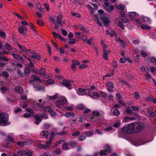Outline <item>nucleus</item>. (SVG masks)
<instances>
[{"mask_svg":"<svg viewBox=\"0 0 156 156\" xmlns=\"http://www.w3.org/2000/svg\"><path fill=\"white\" fill-rule=\"evenodd\" d=\"M92 114L93 116L90 118V122H97L100 120V117L103 115V112L101 111L94 110L92 112Z\"/></svg>","mask_w":156,"mask_h":156,"instance_id":"1","label":"nucleus"},{"mask_svg":"<svg viewBox=\"0 0 156 156\" xmlns=\"http://www.w3.org/2000/svg\"><path fill=\"white\" fill-rule=\"evenodd\" d=\"M132 123L134 133H136L142 131L144 127V124L143 123L133 122Z\"/></svg>","mask_w":156,"mask_h":156,"instance_id":"2","label":"nucleus"},{"mask_svg":"<svg viewBox=\"0 0 156 156\" xmlns=\"http://www.w3.org/2000/svg\"><path fill=\"white\" fill-rule=\"evenodd\" d=\"M121 131L127 134L133 133L134 132L132 123L124 126L122 128Z\"/></svg>","mask_w":156,"mask_h":156,"instance_id":"3","label":"nucleus"},{"mask_svg":"<svg viewBox=\"0 0 156 156\" xmlns=\"http://www.w3.org/2000/svg\"><path fill=\"white\" fill-rule=\"evenodd\" d=\"M25 55H26L27 56L31 57L34 58H35L37 60H39L40 59V56L39 55L33 50H29L26 52Z\"/></svg>","mask_w":156,"mask_h":156,"instance_id":"4","label":"nucleus"},{"mask_svg":"<svg viewBox=\"0 0 156 156\" xmlns=\"http://www.w3.org/2000/svg\"><path fill=\"white\" fill-rule=\"evenodd\" d=\"M59 81L60 83L68 88L70 87L71 86L72 82L67 80L61 76L60 77Z\"/></svg>","mask_w":156,"mask_h":156,"instance_id":"5","label":"nucleus"},{"mask_svg":"<svg viewBox=\"0 0 156 156\" xmlns=\"http://www.w3.org/2000/svg\"><path fill=\"white\" fill-rule=\"evenodd\" d=\"M67 102V99L65 97H63L60 98L59 100L57 101L56 104V106L58 108H60L61 107V105H64L66 104Z\"/></svg>","mask_w":156,"mask_h":156,"instance_id":"6","label":"nucleus"},{"mask_svg":"<svg viewBox=\"0 0 156 156\" xmlns=\"http://www.w3.org/2000/svg\"><path fill=\"white\" fill-rule=\"evenodd\" d=\"M105 150H101L100 152L101 155H107L108 154H109L111 152V148L108 144L105 145Z\"/></svg>","mask_w":156,"mask_h":156,"instance_id":"7","label":"nucleus"},{"mask_svg":"<svg viewBox=\"0 0 156 156\" xmlns=\"http://www.w3.org/2000/svg\"><path fill=\"white\" fill-rule=\"evenodd\" d=\"M8 120V115L5 113L0 114V123H4Z\"/></svg>","mask_w":156,"mask_h":156,"instance_id":"8","label":"nucleus"},{"mask_svg":"<svg viewBox=\"0 0 156 156\" xmlns=\"http://www.w3.org/2000/svg\"><path fill=\"white\" fill-rule=\"evenodd\" d=\"M96 23L100 27H102L103 25L107 27L108 25L109 21V20H97Z\"/></svg>","mask_w":156,"mask_h":156,"instance_id":"9","label":"nucleus"},{"mask_svg":"<svg viewBox=\"0 0 156 156\" xmlns=\"http://www.w3.org/2000/svg\"><path fill=\"white\" fill-rule=\"evenodd\" d=\"M52 23L54 24L55 27L54 29L55 30H57L62 26L61 20H51Z\"/></svg>","mask_w":156,"mask_h":156,"instance_id":"10","label":"nucleus"},{"mask_svg":"<svg viewBox=\"0 0 156 156\" xmlns=\"http://www.w3.org/2000/svg\"><path fill=\"white\" fill-rule=\"evenodd\" d=\"M99 13L102 15V18L101 20H109L110 18L109 16V15L107 13H106L104 11L101 9L99 10L98 11Z\"/></svg>","mask_w":156,"mask_h":156,"instance_id":"11","label":"nucleus"},{"mask_svg":"<svg viewBox=\"0 0 156 156\" xmlns=\"http://www.w3.org/2000/svg\"><path fill=\"white\" fill-rule=\"evenodd\" d=\"M19 31L21 34L26 35V33L25 32L27 31V29L26 27L23 26H21L18 27Z\"/></svg>","mask_w":156,"mask_h":156,"instance_id":"12","label":"nucleus"},{"mask_svg":"<svg viewBox=\"0 0 156 156\" xmlns=\"http://www.w3.org/2000/svg\"><path fill=\"white\" fill-rule=\"evenodd\" d=\"M106 84L107 87L108 91L110 92H112V89L114 88L113 84L111 81H109L107 82Z\"/></svg>","mask_w":156,"mask_h":156,"instance_id":"13","label":"nucleus"},{"mask_svg":"<svg viewBox=\"0 0 156 156\" xmlns=\"http://www.w3.org/2000/svg\"><path fill=\"white\" fill-rule=\"evenodd\" d=\"M104 8L108 12H110L112 11L114 9V7L113 5H109L108 3L105 2L104 3Z\"/></svg>","mask_w":156,"mask_h":156,"instance_id":"14","label":"nucleus"},{"mask_svg":"<svg viewBox=\"0 0 156 156\" xmlns=\"http://www.w3.org/2000/svg\"><path fill=\"white\" fill-rule=\"evenodd\" d=\"M49 134V133L47 131L44 130L42 131L41 133L40 136L41 138H45L47 139L48 138V136Z\"/></svg>","mask_w":156,"mask_h":156,"instance_id":"15","label":"nucleus"},{"mask_svg":"<svg viewBox=\"0 0 156 156\" xmlns=\"http://www.w3.org/2000/svg\"><path fill=\"white\" fill-rule=\"evenodd\" d=\"M73 64H72L71 67L73 70H76V66L80 64V62L77 61L73 60H72Z\"/></svg>","mask_w":156,"mask_h":156,"instance_id":"16","label":"nucleus"},{"mask_svg":"<svg viewBox=\"0 0 156 156\" xmlns=\"http://www.w3.org/2000/svg\"><path fill=\"white\" fill-rule=\"evenodd\" d=\"M135 119V118L133 117L126 116L123 118L122 121L125 122H128L130 121L134 120Z\"/></svg>","mask_w":156,"mask_h":156,"instance_id":"17","label":"nucleus"},{"mask_svg":"<svg viewBox=\"0 0 156 156\" xmlns=\"http://www.w3.org/2000/svg\"><path fill=\"white\" fill-rule=\"evenodd\" d=\"M51 143H50V141H46L45 144H41L38 146V147L40 148H47L49 145L51 144Z\"/></svg>","mask_w":156,"mask_h":156,"instance_id":"18","label":"nucleus"},{"mask_svg":"<svg viewBox=\"0 0 156 156\" xmlns=\"http://www.w3.org/2000/svg\"><path fill=\"white\" fill-rule=\"evenodd\" d=\"M110 50L106 51L104 49L103 57L106 60L108 59V54H110Z\"/></svg>","mask_w":156,"mask_h":156,"instance_id":"19","label":"nucleus"},{"mask_svg":"<svg viewBox=\"0 0 156 156\" xmlns=\"http://www.w3.org/2000/svg\"><path fill=\"white\" fill-rule=\"evenodd\" d=\"M16 91L18 92V93L22 94H23V90L22 88L19 86L16 87L15 89Z\"/></svg>","mask_w":156,"mask_h":156,"instance_id":"20","label":"nucleus"},{"mask_svg":"<svg viewBox=\"0 0 156 156\" xmlns=\"http://www.w3.org/2000/svg\"><path fill=\"white\" fill-rule=\"evenodd\" d=\"M17 46L19 47L20 50L22 51L25 52L27 51V49L23 45H21L19 44H17Z\"/></svg>","mask_w":156,"mask_h":156,"instance_id":"21","label":"nucleus"},{"mask_svg":"<svg viewBox=\"0 0 156 156\" xmlns=\"http://www.w3.org/2000/svg\"><path fill=\"white\" fill-rule=\"evenodd\" d=\"M64 116L66 118H69L70 116L74 117L75 116V114L73 112H67L65 114Z\"/></svg>","mask_w":156,"mask_h":156,"instance_id":"22","label":"nucleus"},{"mask_svg":"<svg viewBox=\"0 0 156 156\" xmlns=\"http://www.w3.org/2000/svg\"><path fill=\"white\" fill-rule=\"evenodd\" d=\"M77 143L76 142L73 140H71L69 142V144L72 147H75L77 145Z\"/></svg>","mask_w":156,"mask_h":156,"instance_id":"23","label":"nucleus"},{"mask_svg":"<svg viewBox=\"0 0 156 156\" xmlns=\"http://www.w3.org/2000/svg\"><path fill=\"white\" fill-rule=\"evenodd\" d=\"M74 106L73 105H71L66 107L65 108L62 109V110L65 111L66 110L68 111H71L73 109Z\"/></svg>","mask_w":156,"mask_h":156,"instance_id":"24","label":"nucleus"},{"mask_svg":"<svg viewBox=\"0 0 156 156\" xmlns=\"http://www.w3.org/2000/svg\"><path fill=\"white\" fill-rule=\"evenodd\" d=\"M12 55L14 58L18 60H21L22 59V58L21 56L17 54L12 53Z\"/></svg>","mask_w":156,"mask_h":156,"instance_id":"25","label":"nucleus"},{"mask_svg":"<svg viewBox=\"0 0 156 156\" xmlns=\"http://www.w3.org/2000/svg\"><path fill=\"white\" fill-rule=\"evenodd\" d=\"M141 70L143 72H147L149 71V69L148 67L145 66H142L141 68Z\"/></svg>","mask_w":156,"mask_h":156,"instance_id":"26","label":"nucleus"},{"mask_svg":"<svg viewBox=\"0 0 156 156\" xmlns=\"http://www.w3.org/2000/svg\"><path fill=\"white\" fill-rule=\"evenodd\" d=\"M45 69L43 68H41L39 71V74L43 76H44L46 75Z\"/></svg>","mask_w":156,"mask_h":156,"instance_id":"27","label":"nucleus"},{"mask_svg":"<svg viewBox=\"0 0 156 156\" xmlns=\"http://www.w3.org/2000/svg\"><path fill=\"white\" fill-rule=\"evenodd\" d=\"M128 15L129 16L131 17L138 16V14L135 12H129Z\"/></svg>","mask_w":156,"mask_h":156,"instance_id":"28","label":"nucleus"},{"mask_svg":"<svg viewBox=\"0 0 156 156\" xmlns=\"http://www.w3.org/2000/svg\"><path fill=\"white\" fill-rule=\"evenodd\" d=\"M78 91L79 92L82 93V95H85L87 94L86 93V90L84 89L79 88L78 89Z\"/></svg>","mask_w":156,"mask_h":156,"instance_id":"29","label":"nucleus"},{"mask_svg":"<svg viewBox=\"0 0 156 156\" xmlns=\"http://www.w3.org/2000/svg\"><path fill=\"white\" fill-rule=\"evenodd\" d=\"M149 117H156V113L154 112L153 111L148 113Z\"/></svg>","mask_w":156,"mask_h":156,"instance_id":"30","label":"nucleus"},{"mask_svg":"<svg viewBox=\"0 0 156 156\" xmlns=\"http://www.w3.org/2000/svg\"><path fill=\"white\" fill-rule=\"evenodd\" d=\"M32 77L33 79L36 81H38L40 82H41V81L40 78L36 75H33L32 76Z\"/></svg>","mask_w":156,"mask_h":156,"instance_id":"31","label":"nucleus"},{"mask_svg":"<svg viewBox=\"0 0 156 156\" xmlns=\"http://www.w3.org/2000/svg\"><path fill=\"white\" fill-rule=\"evenodd\" d=\"M37 8L40 10L41 12H45V10L44 9H42L41 8V5L39 3H38L37 4Z\"/></svg>","mask_w":156,"mask_h":156,"instance_id":"32","label":"nucleus"},{"mask_svg":"<svg viewBox=\"0 0 156 156\" xmlns=\"http://www.w3.org/2000/svg\"><path fill=\"white\" fill-rule=\"evenodd\" d=\"M62 147L64 150H67L69 149L68 144H67L66 143H63L62 144Z\"/></svg>","mask_w":156,"mask_h":156,"instance_id":"33","label":"nucleus"},{"mask_svg":"<svg viewBox=\"0 0 156 156\" xmlns=\"http://www.w3.org/2000/svg\"><path fill=\"white\" fill-rule=\"evenodd\" d=\"M86 139V137L84 135L80 136L77 139V140L80 141L84 140Z\"/></svg>","mask_w":156,"mask_h":156,"instance_id":"34","label":"nucleus"},{"mask_svg":"<svg viewBox=\"0 0 156 156\" xmlns=\"http://www.w3.org/2000/svg\"><path fill=\"white\" fill-rule=\"evenodd\" d=\"M5 48L8 50H10L12 49V48L8 43H6L5 45Z\"/></svg>","mask_w":156,"mask_h":156,"instance_id":"35","label":"nucleus"},{"mask_svg":"<svg viewBox=\"0 0 156 156\" xmlns=\"http://www.w3.org/2000/svg\"><path fill=\"white\" fill-rule=\"evenodd\" d=\"M141 27L143 29H150L151 28V27L146 24H142V25Z\"/></svg>","mask_w":156,"mask_h":156,"instance_id":"36","label":"nucleus"},{"mask_svg":"<svg viewBox=\"0 0 156 156\" xmlns=\"http://www.w3.org/2000/svg\"><path fill=\"white\" fill-rule=\"evenodd\" d=\"M36 105L37 107L39 108V109L40 110H42L43 109L44 107L43 104L39 103H37L36 104Z\"/></svg>","mask_w":156,"mask_h":156,"instance_id":"37","label":"nucleus"},{"mask_svg":"<svg viewBox=\"0 0 156 156\" xmlns=\"http://www.w3.org/2000/svg\"><path fill=\"white\" fill-rule=\"evenodd\" d=\"M84 134L88 137H90L93 135V133L92 132L89 131L85 133Z\"/></svg>","mask_w":156,"mask_h":156,"instance_id":"38","label":"nucleus"},{"mask_svg":"<svg viewBox=\"0 0 156 156\" xmlns=\"http://www.w3.org/2000/svg\"><path fill=\"white\" fill-rule=\"evenodd\" d=\"M8 88L7 87H4L1 88V90L2 93L4 94L6 93L8 90Z\"/></svg>","mask_w":156,"mask_h":156,"instance_id":"39","label":"nucleus"},{"mask_svg":"<svg viewBox=\"0 0 156 156\" xmlns=\"http://www.w3.org/2000/svg\"><path fill=\"white\" fill-rule=\"evenodd\" d=\"M41 120L38 117H36L35 118V123L37 125L39 124L40 122H41Z\"/></svg>","mask_w":156,"mask_h":156,"instance_id":"40","label":"nucleus"},{"mask_svg":"<svg viewBox=\"0 0 156 156\" xmlns=\"http://www.w3.org/2000/svg\"><path fill=\"white\" fill-rule=\"evenodd\" d=\"M18 153L19 155H26V151L23 150L18 152Z\"/></svg>","mask_w":156,"mask_h":156,"instance_id":"41","label":"nucleus"},{"mask_svg":"<svg viewBox=\"0 0 156 156\" xmlns=\"http://www.w3.org/2000/svg\"><path fill=\"white\" fill-rule=\"evenodd\" d=\"M37 89L38 90H42L43 91H44L45 88L44 87L42 86H38L37 87H36Z\"/></svg>","mask_w":156,"mask_h":156,"instance_id":"42","label":"nucleus"},{"mask_svg":"<svg viewBox=\"0 0 156 156\" xmlns=\"http://www.w3.org/2000/svg\"><path fill=\"white\" fill-rule=\"evenodd\" d=\"M58 94H56L53 96H49L48 97L49 99L51 100H54L56 99L58 97Z\"/></svg>","mask_w":156,"mask_h":156,"instance_id":"43","label":"nucleus"},{"mask_svg":"<svg viewBox=\"0 0 156 156\" xmlns=\"http://www.w3.org/2000/svg\"><path fill=\"white\" fill-rule=\"evenodd\" d=\"M29 27L31 29H32L35 32H37L36 30L35 29V28L33 24H32L31 23H30L29 25Z\"/></svg>","mask_w":156,"mask_h":156,"instance_id":"44","label":"nucleus"},{"mask_svg":"<svg viewBox=\"0 0 156 156\" xmlns=\"http://www.w3.org/2000/svg\"><path fill=\"white\" fill-rule=\"evenodd\" d=\"M134 97L137 99H139L140 98L139 94L137 92H135L134 93Z\"/></svg>","mask_w":156,"mask_h":156,"instance_id":"45","label":"nucleus"},{"mask_svg":"<svg viewBox=\"0 0 156 156\" xmlns=\"http://www.w3.org/2000/svg\"><path fill=\"white\" fill-rule=\"evenodd\" d=\"M118 8L119 9H120L121 10H123L125 8V6L123 5L120 4L118 6Z\"/></svg>","mask_w":156,"mask_h":156,"instance_id":"46","label":"nucleus"},{"mask_svg":"<svg viewBox=\"0 0 156 156\" xmlns=\"http://www.w3.org/2000/svg\"><path fill=\"white\" fill-rule=\"evenodd\" d=\"M54 80L52 79H48L47 81V83L49 84H51L54 83Z\"/></svg>","mask_w":156,"mask_h":156,"instance_id":"47","label":"nucleus"},{"mask_svg":"<svg viewBox=\"0 0 156 156\" xmlns=\"http://www.w3.org/2000/svg\"><path fill=\"white\" fill-rule=\"evenodd\" d=\"M55 133L54 132H51L50 134V137L49 139L50 141H50V143H51V141L53 140V138L54 136Z\"/></svg>","mask_w":156,"mask_h":156,"instance_id":"48","label":"nucleus"},{"mask_svg":"<svg viewBox=\"0 0 156 156\" xmlns=\"http://www.w3.org/2000/svg\"><path fill=\"white\" fill-rule=\"evenodd\" d=\"M111 32L110 35L111 37H113L116 36V33L115 31L114 30H111Z\"/></svg>","mask_w":156,"mask_h":156,"instance_id":"49","label":"nucleus"},{"mask_svg":"<svg viewBox=\"0 0 156 156\" xmlns=\"http://www.w3.org/2000/svg\"><path fill=\"white\" fill-rule=\"evenodd\" d=\"M24 141L25 144L26 143L27 145H30L33 143L32 141L30 140H25Z\"/></svg>","mask_w":156,"mask_h":156,"instance_id":"50","label":"nucleus"},{"mask_svg":"<svg viewBox=\"0 0 156 156\" xmlns=\"http://www.w3.org/2000/svg\"><path fill=\"white\" fill-rule=\"evenodd\" d=\"M44 110L46 112H50L51 111V109L50 106H48L44 108Z\"/></svg>","mask_w":156,"mask_h":156,"instance_id":"51","label":"nucleus"},{"mask_svg":"<svg viewBox=\"0 0 156 156\" xmlns=\"http://www.w3.org/2000/svg\"><path fill=\"white\" fill-rule=\"evenodd\" d=\"M118 25L122 29H123L124 25L123 24V22L119 21L118 23Z\"/></svg>","mask_w":156,"mask_h":156,"instance_id":"52","label":"nucleus"},{"mask_svg":"<svg viewBox=\"0 0 156 156\" xmlns=\"http://www.w3.org/2000/svg\"><path fill=\"white\" fill-rule=\"evenodd\" d=\"M55 152L57 155H60L61 153V150L59 148H58L55 150Z\"/></svg>","mask_w":156,"mask_h":156,"instance_id":"53","label":"nucleus"},{"mask_svg":"<svg viewBox=\"0 0 156 156\" xmlns=\"http://www.w3.org/2000/svg\"><path fill=\"white\" fill-rule=\"evenodd\" d=\"M120 44L123 47H125L126 46V44L122 40L120 42Z\"/></svg>","mask_w":156,"mask_h":156,"instance_id":"54","label":"nucleus"},{"mask_svg":"<svg viewBox=\"0 0 156 156\" xmlns=\"http://www.w3.org/2000/svg\"><path fill=\"white\" fill-rule=\"evenodd\" d=\"M100 95L103 98H105L107 96V94L106 93L103 91H101L100 92Z\"/></svg>","mask_w":156,"mask_h":156,"instance_id":"55","label":"nucleus"},{"mask_svg":"<svg viewBox=\"0 0 156 156\" xmlns=\"http://www.w3.org/2000/svg\"><path fill=\"white\" fill-rule=\"evenodd\" d=\"M25 144V141H21L18 142L17 144L20 147L22 146L23 145Z\"/></svg>","mask_w":156,"mask_h":156,"instance_id":"56","label":"nucleus"},{"mask_svg":"<svg viewBox=\"0 0 156 156\" xmlns=\"http://www.w3.org/2000/svg\"><path fill=\"white\" fill-rule=\"evenodd\" d=\"M78 27L82 31L86 32V30L84 29V27L81 25L79 24L78 26Z\"/></svg>","mask_w":156,"mask_h":156,"instance_id":"57","label":"nucleus"},{"mask_svg":"<svg viewBox=\"0 0 156 156\" xmlns=\"http://www.w3.org/2000/svg\"><path fill=\"white\" fill-rule=\"evenodd\" d=\"M80 134V131L75 132L73 133L72 134V135L73 136H79Z\"/></svg>","mask_w":156,"mask_h":156,"instance_id":"58","label":"nucleus"},{"mask_svg":"<svg viewBox=\"0 0 156 156\" xmlns=\"http://www.w3.org/2000/svg\"><path fill=\"white\" fill-rule=\"evenodd\" d=\"M0 36L2 37L3 38L5 37L6 36V34L5 32L0 30Z\"/></svg>","mask_w":156,"mask_h":156,"instance_id":"59","label":"nucleus"},{"mask_svg":"<svg viewBox=\"0 0 156 156\" xmlns=\"http://www.w3.org/2000/svg\"><path fill=\"white\" fill-rule=\"evenodd\" d=\"M126 61V59L125 57H123L120 58V63H124Z\"/></svg>","mask_w":156,"mask_h":156,"instance_id":"60","label":"nucleus"},{"mask_svg":"<svg viewBox=\"0 0 156 156\" xmlns=\"http://www.w3.org/2000/svg\"><path fill=\"white\" fill-rule=\"evenodd\" d=\"M126 112L127 114L131 115L133 113V111L130 109L129 108L126 109Z\"/></svg>","mask_w":156,"mask_h":156,"instance_id":"61","label":"nucleus"},{"mask_svg":"<svg viewBox=\"0 0 156 156\" xmlns=\"http://www.w3.org/2000/svg\"><path fill=\"white\" fill-rule=\"evenodd\" d=\"M37 23L38 25L41 26H42L44 25L43 22L41 20H37Z\"/></svg>","mask_w":156,"mask_h":156,"instance_id":"62","label":"nucleus"},{"mask_svg":"<svg viewBox=\"0 0 156 156\" xmlns=\"http://www.w3.org/2000/svg\"><path fill=\"white\" fill-rule=\"evenodd\" d=\"M113 113L115 115H118L120 113L119 111L117 109H115L113 111Z\"/></svg>","mask_w":156,"mask_h":156,"instance_id":"63","label":"nucleus"},{"mask_svg":"<svg viewBox=\"0 0 156 156\" xmlns=\"http://www.w3.org/2000/svg\"><path fill=\"white\" fill-rule=\"evenodd\" d=\"M87 36L82 35L81 39L83 41H85L87 40Z\"/></svg>","mask_w":156,"mask_h":156,"instance_id":"64","label":"nucleus"}]
</instances>
